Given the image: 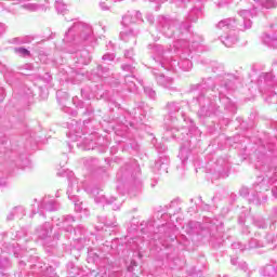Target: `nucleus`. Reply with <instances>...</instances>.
Returning <instances> with one entry per match:
<instances>
[{"mask_svg":"<svg viewBox=\"0 0 277 277\" xmlns=\"http://www.w3.org/2000/svg\"><path fill=\"white\" fill-rule=\"evenodd\" d=\"M221 40L225 47L237 44V36H235V32H230L229 36H221Z\"/></svg>","mask_w":277,"mask_h":277,"instance_id":"f257e3e1","label":"nucleus"},{"mask_svg":"<svg viewBox=\"0 0 277 277\" xmlns=\"http://www.w3.org/2000/svg\"><path fill=\"white\" fill-rule=\"evenodd\" d=\"M121 40L124 42H135V35L131 30H123L120 35Z\"/></svg>","mask_w":277,"mask_h":277,"instance_id":"f03ea898","label":"nucleus"},{"mask_svg":"<svg viewBox=\"0 0 277 277\" xmlns=\"http://www.w3.org/2000/svg\"><path fill=\"white\" fill-rule=\"evenodd\" d=\"M265 276H268V277H277L276 268H274V266H267V267L265 268Z\"/></svg>","mask_w":277,"mask_h":277,"instance_id":"7ed1b4c3","label":"nucleus"},{"mask_svg":"<svg viewBox=\"0 0 277 277\" xmlns=\"http://www.w3.org/2000/svg\"><path fill=\"white\" fill-rule=\"evenodd\" d=\"M217 27L219 29H228L230 27V19L221 21Z\"/></svg>","mask_w":277,"mask_h":277,"instance_id":"20e7f679","label":"nucleus"},{"mask_svg":"<svg viewBox=\"0 0 277 277\" xmlns=\"http://www.w3.org/2000/svg\"><path fill=\"white\" fill-rule=\"evenodd\" d=\"M15 53H17V55H23L24 57H26V55H29L28 50L24 48L15 49Z\"/></svg>","mask_w":277,"mask_h":277,"instance_id":"39448f33","label":"nucleus"},{"mask_svg":"<svg viewBox=\"0 0 277 277\" xmlns=\"http://www.w3.org/2000/svg\"><path fill=\"white\" fill-rule=\"evenodd\" d=\"M56 10L61 13L64 12V10H66V5H64L63 2L56 1Z\"/></svg>","mask_w":277,"mask_h":277,"instance_id":"423d86ee","label":"nucleus"},{"mask_svg":"<svg viewBox=\"0 0 277 277\" xmlns=\"http://www.w3.org/2000/svg\"><path fill=\"white\" fill-rule=\"evenodd\" d=\"M123 25H129V23H135L134 19L131 21V17L129 15H126L122 19Z\"/></svg>","mask_w":277,"mask_h":277,"instance_id":"0eeeda50","label":"nucleus"},{"mask_svg":"<svg viewBox=\"0 0 277 277\" xmlns=\"http://www.w3.org/2000/svg\"><path fill=\"white\" fill-rule=\"evenodd\" d=\"M241 16H243V18H250V11H242Z\"/></svg>","mask_w":277,"mask_h":277,"instance_id":"6e6552de","label":"nucleus"},{"mask_svg":"<svg viewBox=\"0 0 277 277\" xmlns=\"http://www.w3.org/2000/svg\"><path fill=\"white\" fill-rule=\"evenodd\" d=\"M28 10H31L34 12V11L38 10V5L30 4V5H28Z\"/></svg>","mask_w":277,"mask_h":277,"instance_id":"1a4fd4ad","label":"nucleus"},{"mask_svg":"<svg viewBox=\"0 0 277 277\" xmlns=\"http://www.w3.org/2000/svg\"><path fill=\"white\" fill-rule=\"evenodd\" d=\"M131 265L137 267V263H135V261H132V262H131Z\"/></svg>","mask_w":277,"mask_h":277,"instance_id":"9d476101","label":"nucleus"},{"mask_svg":"<svg viewBox=\"0 0 277 277\" xmlns=\"http://www.w3.org/2000/svg\"><path fill=\"white\" fill-rule=\"evenodd\" d=\"M250 27H252V23L249 22L247 28L250 29Z\"/></svg>","mask_w":277,"mask_h":277,"instance_id":"9b49d317","label":"nucleus"},{"mask_svg":"<svg viewBox=\"0 0 277 277\" xmlns=\"http://www.w3.org/2000/svg\"><path fill=\"white\" fill-rule=\"evenodd\" d=\"M128 269H129L130 272H133V266H129Z\"/></svg>","mask_w":277,"mask_h":277,"instance_id":"f8f14e48","label":"nucleus"},{"mask_svg":"<svg viewBox=\"0 0 277 277\" xmlns=\"http://www.w3.org/2000/svg\"><path fill=\"white\" fill-rule=\"evenodd\" d=\"M103 60H108V56H107V55H104V56H103Z\"/></svg>","mask_w":277,"mask_h":277,"instance_id":"ddd939ff","label":"nucleus"},{"mask_svg":"<svg viewBox=\"0 0 277 277\" xmlns=\"http://www.w3.org/2000/svg\"><path fill=\"white\" fill-rule=\"evenodd\" d=\"M155 95V92L154 91H150V96Z\"/></svg>","mask_w":277,"mask_h":277,"instance_id":"4468645a","label":"nucleus"},{"mask_svg":"<svg viewBox=\"0 0 277 277\" xmlns=\"http://www.w3.org/2000/svg\"><path fill=\"white\" fill-rule=\"evenodd\" d=\"M266 8H272V5H266Z\"/></svg>","mask_w":277,"mask_h":277,"instance_id":"2eb2a0df","label":"nucleus"},{"mask_svg":"<svg viewBox=\"0 0 277 277\" xmlns=\"http://www.w3.org/2000/svg\"><path fill=\"white\" fill-rule=\"evenodd\" d=\"M114 1H121V0H114Z\"/></svg>","mask_w":277,"mask_h":277,"instance_id":"dca6fc26","label":"nucleus"}]
</instances>
